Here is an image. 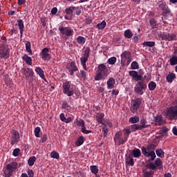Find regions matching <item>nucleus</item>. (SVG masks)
I'll list each match as a JSON object with an SVG mask.
<instances>
[{
  "label": "nucleus",
  "mask_w": 177,
  "mask_h": 177,
  "mask_svg": "<svg viewBox=\"0 0 177 177\" xmlns=\"http://www.w3.org/2000/svg\"><path fill=\"white\" fill-rule=\"evenodd\" d=\"M37 160V158L35 156L30 157L28 160V164L30 167H32L34 165V162H35V160Z\"/></svg>",
  "instance_id": "38"
},
{
  "label": "nucleus",
  "mask_w": 177,
  "mask_h": 177,
  "mask_svg": "<svg viewBox=\"0 0 177 177\" xmlns=\"http://www.w3.org/2000/svg\"><path fill=\"white\" fill-rule=\"evenodd\" d=\"M59 118L61 121H62V122H64V121L66 120V116L64 115V113H61L59 115Z\"/></svg>",
  "instance_id": "57"
},
{
  "label": "nucleus",
  "mask_w": 177,
  "mask_h": 177,
  "mask_svg": "<svg viewBox=\"0 0 177 177\" xmlns=\"http://www.w3.org/2000/svg\"><path fill=\"white\" fill-rule=\"evenodd\" d=\"M155 167L159 168V169H161L162 168V161L160 158H156V160L154 162Z\"/></svg>",
  "instance_id": "25"
},
{
  "label": "nucleus",
  "mask_w": 177,
  "mask_h": 177,
  "mask_svg": "<svg viewBox=\"0 0 177 177\" xmlns=\"http://www.w3.org/2000/svg\"><path fill=\"white\" fill-rule=\"evenodd\" d=\"M91 171L92 174H94V175H97V172H99V169L97 168V166L96 165H92L90 167Z\"/></svg>",
  "instance_id": "35"
},
{
  "label": "nucleus",
  "mask_w": 177,
  "mask_h": 177,
  "mask_svg": "<svg viewBox=\"0 0 177 177\" xmlns=\"http://www.w3.org/2000/svg\"><path fill=\"white\" fill-rule=\"evenodd\" d=\"M147 167L149 169H153V170H156L157 169V167H156V165L153 162H149V163H147Z\"/></svg>",
  "instance_id": "47"
},
{
  "label": "nucleus",
  "mask_w": 177,
  "mask_h": 177,
  "mask_svg": "<svg viewBox=\"0 0 177 177\" xmlns=\"http://www.w3.org/2000/svg\"><path fill=\"white\" fill-rule=\"evenodd\" d=\"M97 27L99 30H103L106 27V22L102 21L100 24H97Z\"/></svg>",
  "instance_id": "48"
},
{
  "label": "nucleus",
  "mask_w": 177,
  "mask_h": 177,
  "mask_svg": "<svg viewBox=\"0 0 177 177\" xmlns=\"http://www.w3.org/2000/svg\"><path fill=\"white\" fill-rule=\"evenodd\" d=\"M9 48L6 45L0 46V59H9Z\"/></svg>",
  "instance_id": "9"
},
{
  "label": "nucleus",
  "mask_w": 177,
  "mask_h": 177,
  "mask_svg": "<svg viewBox=\"0 0 177 177\" xmlns=\"http://www.w3.org/2000/svg\"><path fill=\"white\" fill-rule=\"evenodd\" d=\"M131 58V52L129 51H124L121 54V59H122V60H124V62H125V60L130 59Z\"/></svg>",
  "instance_id": "22"
},
{
  "label": "nucleus",
  "mask_w": 177,
  "mask_h": 177,
  "mask_svg": "<svg viewBox=\"0 0 177 177\" xmlns=\"http://www.w3.org/2000/svg\"><path fill=\"white\" fill-rule=\"evenodd\" d=\"M175 77L176 76H175L174 73H170L166 77V80H167V82H172V81H174V80H175Z\"/></svg>",
  "instance_id": "34"
},
{
  "label": "nucleus",
  "mask_w": 177,
  "mask_h": 177,
  "mask_svg": "<svg viewBox=\"0 0 177 177\" xmlns=\"http://www.w3.org/2000/svg\"><path fill=\"white\" fill-rule=\"evenodd\" d=\"M154 175V171H144L143 177H153Z\"/></svg>",
  "instance_id": "44"
},
{
  "label": "nucleus",
  "mask_w": 177,
  "mask_h": 177,
  "mask_svg": "<svg viewBox=\"0 0 177 177\" xmlns=\"http://www.w3.org/2000/svg\"><path fill=\"white\" fill-rule=\"evenodd\" d=\"M22 59L26 62V63L27 64H28L29 66H31L32 64V59H31L30 57H28V55H24L22 57Z\"/></svg>",
  "instance_id": "23"
},
{
  "label": "nucleus",
  "mask_w": 177,
  "mask_h": 177,
  "mask_svg": "<svg viewBox=\"0 0 177 177\" xmlns=\"http://www.w3.org/2000/svg\"><path fill=\"white\" fill-rule=\"evenodd\" d=\"M140 129H146V128H149L150 127V124H147V120H146V119L142 118L140 120Z\"/></svg>",
  "instance_id": "21"
},
{
  "label": "nucleus",
  "mask_w": 177,
  "mask_h": 177,
  "mask_svg": "<svg viewBox=\"0 0 177 177\" xmlns=\"http://www.w3.org/2000/svg\"><path fill=\"white\" fill-rule=\"evenodd\" d=\"M102 132H104V136L106 138L107 136V133H109V129L107 128L104 127L102 128Z\"/></svg>",
  "instance_id": "55"
},
{
  "label": "nucleus",
  "mask_w": 177,
  "mask_h": 177,
  "mask_svg": "<svg viewBox=\"0 0 177 177\" xmlns=\"http://www.w3.org/2000/svg\"><path fill=\"white\" fill-rule=\"evenodd\" d=\"M76 41H77V44H79L80 45H84V44H85V41H86V39H85V37H84L82 36H79L77 37Z\"/></svg>",
  "instance_id": "27"
},
{
  "label": "nucleus",
  "mask_w": 177,
  "mask_h": 177,
  "mask_svg": "<svg viewBox=\"0 0 177 177\" xmlns=\"http://www.w3.org/2000/svg\"><path fill=\"white\" fill-rule=\"evenodd\" d=\"M131 67L132 70H138L139 68V64L134 61L131 63Z\"/></svg>",
  "instance_id": "46"
},
{
  "label": "nucleus",
  "mask_w": 177,
  "mask_h": 177,
  "mask_svg": "<svg viewBox=\"0 0 177 177\" xmlns=\"http://www.w3.org/2000/svg\"><path fill=\"white\" fill-rule=\"evenodd\" d=\"M97 74L94 77L95 81L104 80V77H107V66L104 64H101L97 66Z\"/></svg>",
  "instance_id": "2"
},
{
  "label": "nucleus",
  "mask_w": 177,
  "mask_h": 177,
  "mask_svg": "<svg viewBox=\"0 0 177 177\" xmlns=\"http://www.w3.org/2000/svg\"><path fill=\"white\" fill-rule=\"evenodd\" d=\"M75 10V6L68 7L65 9V13L67 15H73V12Z\"/></svg>",
  "instance_id": "28"
},
{
  "label": "nucleus",
  "mask_w": 177,
  "mask_h": 177,
  "mask_svg": "<svg viewBox=\"0 0 177 177\" xmlns=\"http://www.w3.org/2000/svg\"><path fill=\"white\" fill-rule=\"evenodd\" d=\"M176 106H171L166 111V115L170 120L177 119V99L175 101Z\"/></svg>",
  "instance_id": "4"
},
{
  "label": "nucleus",
  "mask_w": 177,
  "mask_h": 177,
  "mask_svg": "<svg viewBox=\"0 0 177 177\" xmlns=\"http://www.w3.org/2000/svg\"><path fill=\"white\" fill-rule=\"evenodd\" d=\"M96 118L99 124H102V125H105L106 120H104V113H97L96 115Z\"/></svg>",
  "instance_id": "15"
},
{
  "label": "nucleus",
  "mask_w": 177,
  "mask_h": 177,
  "mask_svg": "<svg viewBox=\"0 0 177 177\" xmlns=\"http://www.w3.org/2000/svg\"><path fill=\"white\" fill-rule=\"evenodd\" d=\"M127 140H128V137H124V138H120L118 141V146H121V145H124Z\"/></svg>",
  "instance_id": "40"
},
{
  "label": "nucleus",
  "mask_w": 177,
  "mask_h": 177,
  "mask_svg": "<svg viewBox=\"0 0 177 177\" xmlns=\"http://www.w3.org/2000/svg\"><path fill=\"white\" fill-rule=\"evenodd\" d=\"M28 175L29 177H34V171L32 169H30L28 171Z\"/></svg>",
  "instance_id": "59"
},
{
  "label": "nucleus",
  "mask_w": 177,
  "mask_h": 177,
  "mask_svg": "<svg viewBox=\"0 0 177 177\" xmlns=\"http://www.w3.org/2000/svg\"><path fill=\"white\" fill-rule=\"evenodd\" d=\"M156 153L158 157H160V158H164V151H162V149H158L156 151Z\"/></svg>",
  "instance_id": "39"
},
{
  "label": "nucleus",
  "mask_w": 177,
  "mask_h": 177,
  "mask_svg": "<svg viewBox=\"0 0 177 177\" xmlns=\"http://www.w3.org/2000/svg\"><path fill=\"white\" fill-rule=\"evenodd\" d=\"M144 46H149V48H153L156 45L155 41H144L142 43Z\"/></svg>",
  "instance_id": "36"
},
{
  "label": "nucleus",
  "mask_w": 177,
  "mask_h": 177,
  "mask_svg": "<svg viewBox=\"0 0 177 177\" xmlns=\"http://www.w3.org/2000/svg\"><path fill=\"white\" fill-rule=\"evenodd\" d=\"M131 156H133V157L134 158H139V157H140V156H142V152L140 151V149H134L131 151Z\"/></svg>",
  "instance_id": "18"
},
{
  "label": "nucleus",
  "mask_w": 177,
  "mask_h": 177,
  "mask_svg": "<svg viewBox=\"0 0 177 177\" xmlns=\"http://www.w3.org/2000/svg\"><path fill=\"white\" fill-rule=\"evenodd\" d=\"M84 143V137L80 136L75 142L76 146H81Z\"/></svg>",
  "instance_id": "42"
},
{
  "label": "nucleus",
  "mask_w": 177,
  "mask_h": 177,
  "mask_svg": "<svg viewBox=\"0 0 177 177\" xmlns=\"http://www.w3.org/2000/svg\"><path fill=\"white\" fill-rule=\"evenodd\" d=\"M142 104V99L136 98L135 100H131V113H136L138 110H139L140 105Z\"/></svg>",
  "instance_id": "8"
},
{
  "label": "nucleus",
  "mask_w": 177,
  "mask_h": 177,
  "mask_svg": "<svg viewBox=\"0 0 177 177\" xmlns=\"http://www.w3.org/2000/svg\"><path fill=\"white\" fill-rule=\"evenodd\" d=\"M80 74H81L82 78H84V80H86V72H85L84 71H81Z\"/></svg>",
  "instance_id": "58"
},
{
  "label": "nucleus",
  "mask_w": 177,
  "mask_h": 177,
  "mask_svg": "<svg viewBox=\"0 0 177 177\" xmlns=\"http://www.w3.org/2000/svg\"><path fill=\"white\" fill-rule=\"evenodd\" d=\"M131 133V131L128 129H125V133H124V137H127L128 139V136H129V134Z\"/></svg>",
  "instance_id": "60"
},
{
  "label": "nucleus",
  "mask_w": 177,
  "mask_h": 177,
  "mask_svg": "<svg viewBox=\"0 0 177 177\" xmlns=\"http://www.w3.org/2000/svg\"><path fill=\"white\" fill-rule=\"evenodd\" d=\"M47 139H48V136L46 134L43 135L41 136V142H42V143H44V142H46Z\"/></svg>",
  "instance_id": "62"
},
{
  "label": "nucleus",
  "mask_w": 177,
  "mask_h": 177,
  "mask_svg": "<svg viewBox=\"0 0 177 177\" xmlns=\"http://www.w3.org/2000/svg\"><path fill=\"white\" fill-rule=\"evenodd\" d=\"M124 37L128 39L132 38L133 37V34L132 33V31L131 30L127 29L124 31Z\"/></svg>",
  "instance_id": "31"
},
{
  "label": "nucleus",
  "mask_w": 177,
  "mask_h": 177,
  "mask_svg": "<svg viewBox=\"0 0 177 177\" xmlns=\"http://www.w3.org/2000/svg\"><path fill=\"white\" fill-rule=\"evenodd\" d=\"M171 12V10H169V8L167 7H166L164 10H163V13H166V15H168V13Z\"/></svg>",
  "instance_id": "63"
},
{
  "label": "nucleus",
  "mask_w": 177,
  "mask_h": 177,
  "mask_svg": "<svg viewBox=\"0 0 177 177\" xmlns=\"http://www.w3.org/2000/svg\"><path fill=\"white\" fill-rule=\"evenodd\" d=\"M127 163L129 164V165H131V167H133V165H135L133 158H130L129 160H127Z\"/></svg>",
  "instance_id": "54"
},
{
  "label": "nucleus",
  "mask_w": 177,
  "mask_h": 177,
  "mask_svg": "<svg viewBox=\"0 0 177 177\" xmlns=\"http://www.w3.org/2000/svg\"><path fill=\"white\" fill-rule=\"evenodd\" d=\"M62 108L65 109L66 110H70V106L68 105V103L66 102H64L62 103Z\"/></svg>",
  "instance_id": "53"
},
{
  "label": "nucleus",
  "mask_w": 177,
  "mask_h": 177,
  "mask_svg": "<svg viewBox=\"0 0 177 177\" xmlns=\"http://www.w3.org/2000/svg\"><path fill=\"white\" fill-rule=\"evenodd\" d=\"M156 146L154 144H150L146 147H142L141 150L143 156L145 157H147V158H149L151 161H154L156 160V152H154V150H156Z\"/></svg>",
  "instance_id": "1"
},
{
  "label": "nucleus",
  "mask_w": 177,
  "mask_h": 177,
  "mask_svg": "<svg viewBox=\"0 0 177 177\" xmlns=\"http://www.w3.org/2000/svg\"><path fill=\"white\" fill-rule=\"evenodd\" d=\"M62 86L64 95H67L68 97L74 95V88H71V83L70 82H65L63 83Z\"/></svg>",
  "instance_id": "5"
},
{
  "label": "nucleus",
  "mask_w": 177,
  "mask_h": 177,
  "mask_svg": "<svg viewBox=\"0 0 177 177\" xmlns=\"http://www.w3.org/2000/svg\"><path fill=\"white\" fill-rule=\"evenodd\" d=\"M137 84L134 86V93L142 96L145 93L146 89H147V84L143 81H137Z\"/></svg>",
  "instance_id": "3"
},
{
  "label": "nucleus",
  "mask_w": 177,
  "mask_h": 177,
  "mask_svg": "<svg viewBox=\"0 0 177 177\" xmlns=\"http://www.w3.org/2000/svg\"><path fill=\"white\" fill-rule=\"evenodd\" d=\"M107 62H108L109 64H111V65L115 64V63H116V62H117V57H111V58H109V59H108Z\"/></svg>",
  "instance_id": "43"
},
{
  "label": "nucleus",
  "mask_w": 177,
  "mask_h": 177,
  "mask_svg": "<svg viewBox=\"0 0 177 177\" xmlns=\"http://www.w3.org/2000/svg\"><path fill=\"white\" fill-rule=\"evenodd\" d=\"M58 30L62 35H66V37H72V35H74V30L70 27L59 26Z\"/></svg>",
  "instance_id": "6"
},
{
  "label": "nucleus",
  "mask_w": 177,
  "mask_h": 177,
  "mask_svg": "<svg viewBox=\"0 0 177 177\" xmlns=\"http://www.w3.org/2000/svg\"><path fill=\"white\" fill-rule=\"evenodd\" d=\"M35 71L39 75L42 79L45 78V74H44V71L40 67H36Z\"/></svg>",
  "instance_id": "24"
},
{
  "label": "nucleus",
  "mask_w": 177,
  "mask_h": 177,
  "mask_svg": "<svg viewBox=\"0 0 177 177\" xmlns=\"http://www.w3.org/2000/svg\"><path fill=\"white\" fill-rule=\"evenodd\" d=\"M129 74L130 77H133V78H135L136 81H142V75H139V73L136 72V71H130L129 72Z\"/></svg>",
  "instance_id": "14"
},
{
  "label": "nucleus",
  "mask_w": 177,
  "mask_h": 177,
  "mask_svg": "<svg viewBox=\"0 0 177 177\" xmlns=\"http://www.w3.org/2000/svg\"><path fill=\"white\" fill-rule=\"evenodd\" d=\"M17 23L18 24H15V26H18L20 30V35L21 37H23V32L24 31V22L22 19H18Z\"/></svg>",
  "instance_id": "16"
},
{
  "label": "nucleus",
  "mask_w": 177,
  "mask_h": 177,
  "mask_svg": "<svg viewBox=\"0 0 177 177\" xmlns=\"http://www.w3.org/2000/svg\"><path fill=\"white\" fill-rule=\"evenodd\" d=\"M48 52H49V48H44L42 49L41 52V59H43V60H50L51 57H50V54H49Z\"/></svg>",
  "instance_id": "12"
},
{
  "label": "nucleus",
  "mask_w": 177,
  "mask_h": 177,
  "mask_svg": "<svg viewBox=\"0 0 177 177\" xmlns=\"http://www.w3.org/2000/svg\"><path fill=\"white\" fill-rule=\"evenodd\" d=\"M107 88L113 89L114 88V85H115V80L113 77H110L106 82Z\"/></svg>",
  "instance_id": "20"
},
{
  "label": "nucleus",
  "mask_w": 177,
  "mask_h": 177,
  "mask_svg": "<svg viewBox=\"0 0 177 177\" xmlns=\"http://www.w3.org/2000/svg\"><path fill=\"white\" fill-rule=\"evenodd\" d=\"M28 72L27 71V68H23L22 69V74H24L25 77H26V78L28 77Z\"/></svg>",
  "instance_id": "61"
},
{
  "label": "nucleus",
  "mask_w": 177,
  "mask_h": 177,
  "mask_svg": "<svg viewBox=\"0 0 177 177\" xmlns=\"http://www.w3.org/2000/svg\"><path fill=\"white\" fill-rule=\"evenodd\" d=\"M50 157L52 158H56L57 160H59L60 156L59 155V153L57 152L53 151L50 153Z\"/></svg>",
  "instance_id": "45"
},
{
  "label": "nucleus",
  "mask_w": 177,
  "mask_h": 177,
  "mask_svg": "<svg viewBox=\"0 0 177 177\" xmlns=\"http://www.w3.org/2000/svg\"><path fill=\"white\" fill-rule=\"evenodd\" d=\"M27 71H28V77H34V71H32V69L30 68H27Z\"/></svg>",
  "instance_id": "51"
},
{
  "label": "nucleus",
  "mask_w": 177,
  "mask_h": 177,
  "mask_svg": "<svg viewBox=\"0 0 177 177\" xmlns=\"http://www.w3.org/2000/svg\"><path fill=\"white\" fill-rule=\"evenodd\" d=\"M20 140V134L17 131H13L11 136V145H15Z\"/></svg>",
  "instance_id": "11"
},
{
  "label": "nucleus",
  "mask_w": 177,
  "mask_h": 177,
  "mask_svg": "<svg viewBox=\"0 0 177 177\" xmlns=\"http://www.w3.org/2000/svg\"><path fill=\"white\" fill-rule=\"evenodd\" d=\"M154 120L156 122V125H164L165 124V121L162 119V116L157 115L154 118Z\"/></svg>",
  "instance_id": "17"
},
{
  "label": "nucleus",
  "mask_w": 177,
  "mask_h": 177,
  "mask_svg": "<svg viewBox=\"0 0 177 177\" xmlns=\"http://www.w3.org/2000/svg\"><path fill=\"white\" fill-rule=\"evenodd\" d=\"M82 133H85L86 135H88V133H91L92 131L86 130V127L84 126L82 128Z\"/></svg>",
  "instance_id": "52"
},
{
  "label": "nucleus",
  "mask_w": 177,
  "mask_h": 177,
  "mask_svg": "<svg viewBox=\"0 0 177 177\" xmlns=\"http://www.w3.org/2000/svg\"><path fill=\"white\" fill-rule=\"evenodd\" d=\"M129 129L133 132H135L136 131H139L142 129H140V127L139 126V124H135L131 125L129 127Z\"/></svg>",
  "instance_id": "29"
},
{
  "label": "nucleus",
  "mask_w": 177,
  "mask_h": 177,
  "mask_svg": "<svg viewBox=\"0 0 177 177\" xmlns=\"http://www.w3.org/2000/svg\"><path fill=\"white\" fill-rule=\"evenodd\" d=\"M167 4H165V3H162L159 5V8L162 10H164L166 8H167Z\"/></svg>",
  "instance_id": "56"
},
{
  "label": "nucleus",
  "mask_w": 177,
  "mask_h": 177,
  "mask_svg": "<svg viewBox=\"0 0 177 177\" xmlns=\"http://www.w3.org/2000/svg\"><path fill=\"white\" fill-rule=\"evenodd\" d=\"M17 162H12L8 165H7L6 168L8 171V172H10V174H13V172H15V171H16V169H17Z\"/></svg>",
  "instance_id": "13"
},
{
  "label": "nucleus",
  "mask_w": 177,
  "mask_h": 177,
  "mask_svg": "<svg viewBox=\"0 0 177 177\" xmlns=\"http://www.w3.org/2000/svg\"><path fill=\"white\" fill-rule=\"evenodd\" d=\"M89 53H91V50L87 48L84 50V54L83 56L80 58V62L81 64L84 68V70L87 71L88 69L86 68V62H88V59L89 57Z\"/></svg>",
  "instance_id": "7"
},
{
  "label": "nucleus",
  "mask_w": 177,
  "mask_h": 177,
  "mask_svg": "<svg viewBox=\"0 0 177 177\" xmlns=\"http://www.w3.org/2000/svg\"><path fill=\"white\" fill-rule=\"evenodd\" d=\"M149 91H154L157 88V84L154 82H150L148 84Z\"/></svg>",
  "instance_id": "30"
},
{
  "label": "nucleus",
  "mask_w": 177,
  "mask_h": 177,
  "mask_svg": "<svg viewBox=\"0 0 177 177\" xmlns=\"http://www.w3.org/2000/svg\"><path fill=\"white\" fill-rule=\"evenodd\" d=\"M158 38L162 41H174L176 39V35H175V34L169 35V33L163 32L158 35Z\"/></svg>",
  "instance_id": "10"
},
{
  "label": "nucleus",
  "mask_w": 177,
  "mask_h": 177,
  "mask_svg": "<svg viewBox=\"0 0 177 177\" xmlns=\"http://www.w3.org/2000/svg\"><path fill=\"white\" fill-rule=\"evenodd\" d=\"M26 50L29 55H32V50H31V43L30 41H28L26 44Z\"/></svg>",
  "instance_id": "32"
},
{
  "label": "nucleus",
  "mask_w": 177,
  "mask_h": 177,
  "mask_svg": "<svg viewBox=\"0 0 177 177\" xmlns=\"http://www.w3.org/2000/svg\"><path fill=\"white\" fill-rule=\"evenodd\" d=\"M140 118L138 116H133L129 118V122H131V124H137V122H139Z\"/></svg>",
  "instance_id": "26"
},
{
  "label": "nucleus",
  "mask_w": 177,
  "mask_h": 177,
  "mask_svg": "<svg viewBox=\"0 0 177 177\" xmlns=\"http://www.w3.org/2000/svg\"><path fill=\"white\" fill-rule=\"evenodd\" d=\"M19 154H20V149L19 148L15 149L12 152V155L14 156V157H17Z\"/></svg>",
  "instance_id": "50"
},
{
  "label": "nucleus",
  "mask_w": 177,
  "mask_h": 177,
  "mask_svg": "<svg viewBox=\"0 0 177 177\" xmlns=\"http://www.w3.org/2000/svg\"><path fill=\"white\" fill-rule=\"evenodd\" d=\"M76 124L77 127H82V128L85 127V122L83 120H78V119H76Z\"/></svg>",
  "instance_id": "41"
},
{
  "label": "nucleus",
  "mask_w": 177,
  "mask_h": 177,
  "mask_svg": "<svg viewBox=\"0 0 177 177\" xmlns=\"http://www.w3.org/2000/svg\"><path fill=\"white\" fill-rule=\"evenodd\" d=\"M75 10H76V15L77 16H80V15H81V10L80 9V8L75 7Z\"/></svg>",
  "instance_id": "64"
},
{
  "label": "nucleus",
  "mask_w": 177,
  "mask_h": 177,
  "mask_svg": "<svg viewBox=\"0 0 177 177\" xmlns=\"http://www.w3.org/2000/svg\"><path fill=\"white\" fill-rule=\"evenodd\" d=\"M121 136H122V132L121 131H118L115 135V137L113 138V140L115 142V143H117V140H120L121 139Z\"/></svg>",
  "instance_id": "37"
},
{
  "label": "nucleus",
  "mask_w": 177,
  "mask_h": 177,
  "mask_svg": "<svg viewBox=\"0 0 177 177\" xmlns=\"http://www.w3.org/2000/svg\"><path fill=\"white\" fill-rule=\"evenodd\" d=\"M39 133H41V128L37 127L35 129V136L36 138H39Z\"/></svg>",
  "instance_id": "49"
},
{
  "label": "nucleus",
  "mask_w": 177,
  "mask_h": 177,
  "mask_svg": "<svg viewBox=\"0 0 177 177\" xmlns=\"http://www.w3.org/2000/svg\"><path fill=\"white\" fill-rule=\"evenodd\" d=\"M71 69H69L70 75H73L74 73L78 70L77 65H75V62H72L70 64Z\"/></svg>",
  "instance_id": "19"
},
{
  "label": "nucleus",
  "mask_w": 177,
  "mask_h": 177,
  "mask_svg": "<svg viewBox=\"0 0 177 177\" xmlns=\"http://www.w3.org/2000/svg\"><path fill=\"white\" fill-rule=\"evenodd\" d=\"M171 66H176L177 64V57L172 55L171 58L169 60Z\"/></svg>",
  "instance_id": "33"
}]
</instances>
